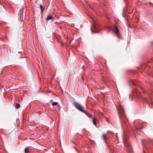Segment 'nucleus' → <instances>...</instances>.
<instances>
[{"mask_svg":"<svg viewBox=\"0 0 153 153\" xmlns=\"http://www.w3.org/2000/svg\"><path fill=\"white\" fill-rule=\"evenodd\" d=\"M73 105L76 108L80 111L85 114L89 118L91 117V114L88 112L85 111L84 109L83 106L82 107V106L79 103L76 102H75L73 103Z\"/></svg>","mask_w":153,"mask_h":153,"instance_id":"obj_1","label":"nucleus"},{"mask_svg":"<svg viewBox=\"0 0 153 153\" xmlns=\"http://www.w3.org/2000/svg\"><path fill=\"white\" fill-rule=\"evenodd\" d=\"M151 142L150 140L147 139H144L141 141L143 146L146 149H147L148 147L151 149L153 148V144L151 143Z\"/></svg>","mask_w":153,"mask_h":153,"instance_id":"obj_2","label":"nucleus"},{"mask_svg":"<svg viewBox=\"0 0 153 153\" xmlns=\"http://www.w3.org/2000/svg\"><path fill=\"white\" fill-rule=\"evenodd\" d=\"M143 93L144 94H146L148 96V97H145L144 99V100L148 103L150 107H152L153 105V101H152L150 97L151 95H152V94L150 93L149 94V92L146 91L145 92L144 91H143Z\"/></svg>","mask_w":153,"mask_h":153,"instance_id":"obj_3","label":"nucleus"},{"mask_svg":"<svg viewBox=\"0 0 153 153\" xmlns=\"http://www.w3.org/2000/svg\"><path fill=\"white\" fill-rule=\"evenodd\" d=\"M92 31L93 33H98V30H100V26L98 22L94 21L93 23L92 27H91Z\"/></svg>","mask_w":153,"mask_h":153,"instance_id":"obj_4","label":"nucleus"},{"mask_svg":"<svg viewBox=\"0 0 153 153\" xmlns=\"http://www.w3.org/2000/svg\"><path fill=\"white\" fill-rule=\"evenodd\" d=\"M113 30L117 35V37L118 38H119L120 37V32L117 27L116 25H114Z\"/></svg>","mask_w":153,"mask_h":153,"instance_id":"obj_5","label":"nucleus"},{"mask_svg":"<svg viewBox=\"0 0 153 153\" xmlns=\"http://www.w3.org/2000/svg\"><path fill=\"white\" fill-rule=\"evenodd\" d=\"M54 19V17L52 16L51 15H48L47 16V18L45 19V20L46 21H48V20H53Z\"/></svg>","mask_w":153,"mask_h":153,"instance_id":"obj_6","label":"nucleus"},{"mask_svg":"<svg viewBox=\"0 0 153 153\" xmlns=\"http://www.w3.org/2000/svg\"><path fill=\"white\" fill-rule=\"evenodd\" d=\"M39 6L41 11L42 13L44 10L45 7L44 5L40 4L39 5Z\"/></svg>","mask_w":153,"mask_h":153,"instance_id":"obj_7","label":"nucleus"},{"mask_svg":"<svg viewBox=\"0 0 153 153\" xmlns=\"http://www.w3.org/2000/svg\"><path fill=\"white\" fill-rule=\"evenodd\" d=\"M128 147V150H129L128 151H129V152L130 153H131V152H133V150L132 148V147H131V145L129 146Z\"/></svg>","mask_w":153,"mask_h":153,"instance_id":"obj_8","label":"nucleus"},{"mask_svg":"<svg viewBox=\"0 0 153 153\" xmlns=\"http://www.w3.org/2000/svg\"><path fill=\"white\" fill-rule=\"evenodd\" d=\"M92 120L93 124L95 126H96L97 125L96 122L97 121V120L95 118L93 117V118Z\"/></svg>","mask_w":153,"mask_h":153,"instance_id":"obj_9","label":"nucleus"},{"mask_svg":"<svg viewBox=\"0 0 153 153\" xmlns=\"http://www.w3.org/2000/svg\"><path fill=\"white\" fill-rule=\"evenodd\" d=\"M29 148L28 147H26L25 149V153H28V150Z\"/></svg>","mask_w":153,"mask_h":153,"instance_id":"obj_10","label":"nucleus"},{"mask_svg":"<svg viewBox=\"0 0 153 153\" xmlns=\"http://www.w3.org/2000/svg\"><path fill=\"white\" fill-rule=\"evenodd\" d=\"M107 135V134H104L102 136V137L104 140H105L106 139H107V138L106 137V136Z\"/></svg>","mask_w":153,"mask_h":153,"instance_id":"obj_11","label":"nucleus"},{"mask_svg":"<svg viewBox=\"0 0 153 153\" xmlns=\"http://www.w3.org/2000/svg\"><path fill=\"white\" fill-rule=\"evenodd\" d=\"M58 102H53L52 103V105L53 106H54L57 105Z\"/></svg>","mask_w":153,"mask_h":153,"instance_id":"obj_12","label":"nucleus"},{"mask_svg":"<svg viewBox=\"0 0 153 153\" xmlns=\"http://www.w3.org/2000/svg\"><path fill=\"white\" fill-rule=\"evenodd\" d=\"M20 107V104H16V108H18Z\"/></svg>","mask_w":153,"mask_h":153,"instance_id":"obj_13","label":"nucleus"},{"mask_svg":"<svg viewBox=\"0 0 153 153\" xmlns=\"http://www.w3.org/2000/svg\"><path fill=\"white\" fill-rule=\"evenodd\" d=\"M109 149H111V150L110 151L111 152H113V148L112 146H110L109 148Z\"/></svg>","mask_w":153,"mask_h":153,"instance_id":"obj_14","label":"nucleus"},{"mask_svg":"<svg viewBox=\"0 0 153 153\" xmlns=\"http://www.w3.org/2000/svg\"><path fill=\"white\" fill-rule=\"evenodd\" d=\"M42 113H44V112H45V108L44 109V110H43V108H42Z\"/></svg>","mask_w":153,"mask_h":153,"instance_id":"obj_15","label":"nucleus"},{"mask_svg":"<svg viewBox=\"0 0 153 153\" xmlns=\"http://www.w3.org/2000/svg\"><path fill=\"white\" fill-rule=\"evenodd\" d=\"M59 23L58 22H54L53 24V25H55L56 24V25L57 24H59Z\"/></svg>","mask_w":153,"mask_h":153,"instance_id":"obj_16","label":"nucleus"},{"mask_svg":"<svg viewBox=\"0 0 153 153\" xmlns=\"http://www.w3.org/2000/svg\"><path fill=\"white\" fill-rule=\"evenodd\" d=\"M143 128V127H140V129H142Z\"/></svg>","mask_w":153,"mask_h":153,"instance_id":"obj_17","label":"nucleus"},{"mask_svg":"<svg viewBox=\"0 0 153 153\" xmlns=\"http://www.w3.org/2000/svg\"><path fill=\"white\" fill-rule=\"evenodd\" d=\"M20 16H22V14H21V13H20Z\"/></svg>","mask_w":153,"mask_h":153,"instance_id":"obj_18","label":"nucleus"},{"mask_svg":"<svg viewBox=\"0 0 153 153\" xmlns=\"http://www.w3.org/2000/svg\"><path fill=\"white\" fill-rule=\"evenodd\" d=\"M143 152L144 153H145V152H144V149H143Z\"/></svg>","mask_w":153,"mask_h":153,"instance_id":"obj_19","label":"nucleus"},{"mask_svg":"<svg viewBox=\"0 0 153 153\" xmlns=\"http://www.w3.org/2000/svg\"><path fill=\"white\" fill-rule=\"evenodd\" d=\"M137 130V131H138V129H137V130Z\"/></svg>","mask_w":153,"mask_h":153,"instance_id":"obj_20","label":"nucleus"},{"mask_svg":"<svg viewBox=\"0 0 153 153\" xmlns=\"http://www.w3.org/2000/svg\"><path fill=\"white\" fill-rule=\"evenodd\" d=\"M40 113H40V112L39 113V114H40Z\"/></svg>","mask_w":153,"mask_h":153,"instance_id":"obj_21","label":"nucleus"},{"mask_svg":"<svg viewBox=\"0 0 153 153\" xmlns=\"http://www.w3.org/2000/svg\"><path fill=\"white\" fill-rule=\"evenodd\" d=\"M124 1H125L126 0H124Z\"/></svg>","mask_w":153,"mask_h":153,"instance_id":"obj_22","label":"nucleus"}]
</instances>
